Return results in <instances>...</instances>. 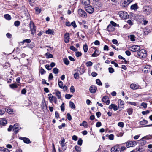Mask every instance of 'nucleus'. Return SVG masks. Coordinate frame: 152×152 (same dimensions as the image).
Here are the masks:
<instances>
[{
	"instance_id": "obj_1",
	"label": "nucleus",
	"mask_w": 152,
	"mask_h": 152,
	"mask_svg": "<svg viewBox=\"0 0 152 152\" xmlns=\"http://www.w3.org/2000/svg\"><path fill=\"white\" fill-rule=\"evenodd\" d=\"M29 26L31 32V34L34 35L36 33V26L32 21L30 22L29 24Z\"/></svg>"
},
{
	"instance_id": "obj_2",
	"label": "nucleus",
	"mask_w": 152,
	"mask_h": 152,
	"mask_svg": "<svg viewBox=\"0 0 152 152\" xmlns=\"http://www.w3.org/2000/svg\"><path fill=\"white\" fill-rule=\"evenodd\" d=\"M152 10L151 7L149 6H145L143 8V12L144 13L149 15L151 12Z\"/></svg>"
},
{
	"instance_id": "obj_3",
	"label": "nucleus",
	"mask_w": 152,
	"mask_h": 152,
	"mask_svg": "<svg viewBox=\"0 0 152 152\" xmlns=\"http://www.w3.org/2000/svg\"><path fill=\"white\" fill-rule=\"evenodd\" d=\"M120 17L124 19H127L129 17L128 14L125 12L120 11L119 12Z\"/></svg>"
},
{
	"instance_id": "obj_4",
	"label": "nucleus",
	"mask_w": 152,
	"mask_h": 152,
	"mask_svg": "<svg viewBox=\"0 0 152 152\" xmlns=\"http://www.w3.org/2000/svg\"><path fill=\"white\" fill-rule=\"evenodd\" d=\"M85 8L86 11L89 14H92L94 12L93 7L90 4L86 6Z\"/></svg>"
},
{
	"instance_id": "obj_5",
	"label": "nucleus",
	"mask_w": 152,
	"mask_h": 152,
	"mask_svg": "<svg viewBox=\"0 0 152 152\" xmlns=\"http://www.w3.org/2000/svg\"><path fill=\"white\" fill-rule=\"evenodd\" d=\"M78 12L79 15L82 17L83 18L87 16L86 12L80 8L78 9Z\"/></svg>"
},
{
	"instance_id": "obj_6",
	"label": "nucleus",
	"mask_w": 152,
	"mask_h": 152,
	"mask_svg": "<svg viewBox=\"0 0 152 152\" xmlns=\"http://www.w3.org/2000/svg\"><path fill=\"white\" fill-rule=\"evenodd\" d=\"M140 47L138 45H134L130 47L129 50L133 52H136L138 51L140 49Z\"/></svg>"
},
{
	"instance_id": "obj_7",
	"label": "nucleus",
	"mask_w": 152,
	"mask_h": 152,
	"mask_svg": "<svg viewBox=\"0 0 152 152\" xmlns=\"http://www.w3.org/2000/svg\"><path fill=\"white\" fill-rule=\"evenodd\" d=\"M137 143L135 141H130L126 143V146L127 148L132 147L135 146Z\"/></svg>"
},
{
	"instance_id": "obj_8",
	"label": "nucleus",
	"mask_w": 152,
	"mask_h": 152,
	"mask_svg": "<svg viewBox=\"0 0 152 152\" xmlns=\"http://www.w3.org/2000/svg\"><path fill=\"white\" fill-rule=\"evenodd\" d=\"M146 51L144 49H142L137 53V55L140 56H145L146 54Z\"/></svg>"
},
{
	"instance_id": "obj_9",
	"label": "nucleus",
	"mask_w": 152,
	"mask_h": 152,
	"mask_svg": "<svg viewBox=\"0 0 152 152\" xmlns=\"http://www.w3.org/2000/svg\"><path fill=\"white\" fill-rule=\"evenodd\" d=\"M118 108L121 110H122L124 107V101L121 100V99H119L118 101Z\"/></svg>"
},
{
	"instance_id": "obj_10",
	"label": "nucleus",
	"mask_w": 152,
	"mask_h": 152,
	"mask_svg": "<svg viewBox=\"0 0 152 152\" xmlns=\"http://www.w3.org/2000/svg\"><path fill=\"white\" fill-rule=\"evenodd\" d=\"M69 34L68 33H66L64 35V41L65 43H67L69 41Z\"/></svg>"
},
{
	"instance_id": "obj_11",
	"label": "nucleus",
	"mask_w": 152,
	"mask_h": 152,
	"mask_svg": "<svg viewBox=\"0 0 152 152\" xmlns=\"http://www.w3.org/2000/svg\"><path fill=\"white\" fill-rule=\"evenodd\" d=\"M111 152H120V149L118 146H115L111 148Z\"/></svg>"
},
{
	"instance_id": "obj_12",
	"label": "nucleus",
	"mask_w": 152,
	"mask_h": 152,
	"mask_svg": "<svg viewBox=\"0 0 152 152\" xmlns=\"http://www.w3.org/2000/svg\"><path fill=\"white\" fill-rule=\"evenodd\" d=\"M13 131L14 132L17 134L18 132L19 128V124H18L16 123L13 126Z\"/></svg>"
},
{
	"instance_id": "obj_13",
	"label": "nucleus",
	"mask_w": 152,
	"mask_h": 152,
	"mask_svg": "<svg viewBox=\"0 0 152 152\" xmlns=\"http://www.w3.org/2000/svg\"><path fill=\"white\" fill-rule=\"evenodd\" d=\"M130 87L132 89L136 90L139 88L140 86L134 83H132L130 84Z\"/></svg>"
},
{
	"instance_id": "obj_14",
	"label": "nucleus",
	"mask_w": 152,
	"mask_h": 152,
	"mask_svg": "<svg viewBox=\"0 0 152 152\" xmlns=\"http://www.w3.org/2000/svg\"><path fill=\"white\" fill-rule=\"evenodd\" d=\"M102 101L103 102H105L107 105L110 104V101L108 97L107 96H104L102 98Z\"/></svg>"
},
{
	"instance_id": "obj_15",
	"label": "nucleus",
	"mask_w": 152,
	"mask_h": 152,
	"mask_svg": "<svg viewBox=\"0 0 152 152\" xmlns=\"http://www.w3.org/2000/svg\"><path fill=\"white\" fill-rule=\"evenodd\" d=\"M80 2L86 7L89 5L90 0H80Z\"/></svg>"
},
{
	"instance_id": "obj_16",
	"label": "nucleus",
	"mask_w": 152,
	"mask_h": 152,
	"mask_svg": "<svg viewBox=\"0 0 152 152\" xmlns=\"http://www.w3.org/2000/svg\"><path fill=\"white\" fill-rule=\"evenodd\" d=\"M19 138L22 140L26 143L29 144L31 142L30 140L28 138L20 137Z\"/></svg>"
},
{
	"instance_id": "obj_17",
	"label": "nucleus",
	"mask_w": 152,
	"mask_h": 152,
	"mask_svg": "<svg viewBox=\"0 0 152 152\" xmlns=\"http://www.w3.org/2000/svg\"><path fill=\"white\" fill-rule=\"evenodd\" d=\"M89 90L91 93H94L96 92L97 90V88L94 86H92L90 87Z\"/></svg>"
},
{
	"instance_id": "obj_18",
	"label": "nucleus",
	"mask_w": 152,
	"mask_h": 152,
	"mask_svg": "<svg viewBox=\"0 0 152 152\" xmlns=\"http://www.w3.org/2000/svg\"><path fill=\"white\" fill-rule=\"evenodd\" d=\"M109 108L110 109H113L114 111H116L118 110L117 106L115 104H112L110 105L109 107Z\"/></svg>"
},
{
	"instance_id": "obj_19",
	"label": "nucleus",
	"mask_w": 152,
	"mask_h": 152,
	"mask_svg": "<svg viewBox=\"0 0 152 152\" xmlns=\"http://www.w3.org/2000/svg\"><path fill=\"white\" fill-rule=\"evenodd\" d=\"M45 33L48 34L53 35L54 32L53 30L49 28L48 30L46 31Z\"/></svg>"
},
{
	"instance_id": "obj_20",
	"label": "nucleus",
	"mask_w": 152,
	"mask_h": 152,
	"mask_svg": "<svg viewBox=\"0 0 152 152\" xmlns=\"http://www.w3.org/2000/svg\"><path fill=\"white\" fill-rule=\"evenodd\" d=\"M55 95L57 96L58 99H61V93L60 91H57L55 93Z\"/></svg>"
},
{
	"instance_id": "obj_21",
	"label": "nucleus",
	"mask_w": 152,
	"mask_h": 152,
	"mask_svg": "<svg viewBox=\"0 0 152 152\" xmlns=\"http://www.w3.org/2000/svg\"><path fill=\"white\" fill-rule=\"evenodd\" d=\"M7 123V121L4 119H2L0 121V124L3 126L5 125Z\"/></svg>"
},
{
	"instance_id": "obj_22",
	"label": "nucleus",
	"mask_w": 152,
	"mask_h": 152,
	"mask_svg": "<svg viewBox=\"0 0 152 152\" xmlns=\"http://www.w3.org/2000/svg\"><path fill=\"white\" fill-rule=\"evenodd\" d=\"M48 96H49V101L51 102L53 101L54 98H55V97L52 95V94H48Z\"/></svg>"
},
{
	"instance_id": "obj_23",
	"label": "nucleus",
	"mask_w": 152,
	"mask_h": 152,
	"mask_svg": "<svg viewBox=\"0 0 152 152\" xmlns=\"http://www.w3.org/2000/svg\"><path fill=\"white\" fill-rule=\"evenodd\" d=\"M61 147H62V149L64 150H65L67 146L66 143H60Z\"/></svg>"
},
{
	"instance_id": "obj_24",
	"label": "nucleus",
	"mask_w": 152,
	"mask_h": 152,
	"mask_svg": "<svg viewBox=\"0 0 152 152\" xmlns=\"http://www.w3.org/2000/svg\"><path fill=\"white\" fill-rule=\"evenodd\" d=\"M95 49V50L94 53H93L92 55V57H97L98 56L99 54V53H98L99 52V51L97 50L95 48H94Z\"/></svg>"
},
{
	"instance_id": "obj_25",
	"label": "nucleus",
	"mask_w": 152,
	"mask_h": 152,
	"mask_svg": "<svg viewBox=\"0 0 152 152\" xmlns=\"http://www.w3.org/2000/svg\"><path fill=\"white\" fill-rule=\"evenodd\" d=\"M0 152H10V151L6 148H4L0 147Z\"/></svg>"
},
{
	"instance_id": "obj_26",
	"label": "nucleus",
	"mask_w": 152,
	"mask_h": 152,
	"mask_svg": "<svg viewBox=\"0 0 152 152\" xmlns=\"http://www.w3.org/2000/svg\"><path fill=\"white\" fill-rule=\"evenodd\" d=\"M133 0H124V4L126 5H128Z\"/></svg>"
},
{
	"instance_id": "obj_27",
	"label": "nucleus",
	"mask_w": 152,
	"mask_h": 152,
	"mask_svg": "<svg viewBox=\"0 0 152 152\" xmlns=\"http://www.w3.org/2000/svg\"><path fill=\"white\" fill-rule=\"evenodd\" d=\"M137 9V5L136 4L132 5L131 6V9L132 10H136Z\"/></svg>"
},
{
	"instance_id": "obj_28",
	"label": "nucleus",
	"mask_w": 152,
	"mask_h": 152,
	"mask_svg": "<svg viewBox=\"0 0 152 152\" xmlns=\"http://www.w3.org/2000/svg\"><path fill=\"white\" fill-rule=\"evenodd\" d=\"M75 149L77 152H81V148L80 146L76 145L75 147Z\"/></svg>"
},
{
	"instance_id": "obj_29",
	"label": "nucleus",
	"mask_w": 152,
	"mask_h": 152,
	"mask_svg": "<svg viewBox=\"0 0 152 152\" xmlns=\"http://www.w3.org/2000/svg\"><path fill=\"white\" fill-rule=\"evenodd\" d=\"M69 106L72 109H75V106L74 103L71 101L69 102Z\"/></svg>"
},
{
	"instance_id": "obj_30",
	"label": "nucleus",
	"mask_w": 152,
	"mask_h": 152,
	"mask_svg": "<svg viewBox=\"0 0 152 152\" xmlns=\"http://www.w3.org/2000/svg\"><path fill=\"white\" fill-rule=\"evenodd\" d=\"M83 50L85 52H86L88 50V45L87 44H85L83 45Z\"/></svg>"
},
{
	"instance_id": "obj_31",
	"label": "nucleus",
	"mask_w": 152,
	"mask_h": 152,
	"mask_svg": "<svg viewBox=\"0 0 152 152\" xmlns=\"http://www.w3.org/2000/svg\"><path fill=\"white\" fill-rule=\"evenodd\" d=\"M63 61L64 64L66 65H68L69 63V61L67 58H64Z\"/></svg>"
},
{
	"instance_id": "obj_32",
	"label": "nucleus",
	"mask_w": 152,
	"mask_h": 152,
	"mask_svg": "<svg viewBox=\"0 0 152 152\" xmlns=\"http://www.w3.org/2000/svg\"><path fill=\"white\" fill-rule=\"evenodd\" d=\"M127 111L129 115H131L133 112V109L131 108H128L127 110Z\"/></svg>"
},
{
	"instance_id": "obj_33",
	"label": "nucleus",
	"mask_w": 152,
	"mask_h": 152,
	"mask_svg": "<svg viewBox=\"0 0 152 152\" xmlns=\"http://www.w3.org/2000/svg\"><path fill=\"white\" fill-rule=\"evenodd\" d=\"M80 126H83L84 127H86L87 126V124L86 121H84L82 123H81L80 124Z\"/></svg>"
},
{
	"instance_id": "obj_34",
	"label": "nucleus",
	"mask_w": 152,
	"mask_h": 152,
	"mask_svg": "<svg viewBox=\"0 0 152 152\" xmlns=\"http://www.w3.org/2000/svg\"><path fill=\"white\" fill-rule=\"evenodd\" d=\"M10 87L14 89L17 88L18 86L15 83H13L10 85Z\"/></svg>"
},
{
	"instance_id": "obj_35",
	"label": "nucleus",
	"mask_w": 152,
	"mask_h": 152,
	"mask_svg": "<svg viewBox=\"0 0 152 152\" xmlns=\"http://www.w3.org/2000/svg\"><path fill=\"white\" fill-rule=\"evenodd\" d=\"M6 111L8 113L10 114L14 113H15V112L11 109H7Z\"/></svg>"
},
{
	"instance_id": "obj_36",
	"label": "nucleus",
	"mask_w": 152,
	"mask_h": 152,
	"mask_svg": "<svg viewBox=\"0 0 152 152\" xmlns=\"http://www.w3.org/2000/svg\"><path fill=\"white\" fill-rule=\"evenodd\" d=\"M4 17L6 19L8 20H10L11 19L10 16L8 14L5 15H4Z\"/></svg>"
},
{
	"instance_id": "obj_37",
	"label": "nucleus",
	"mask_w": 152,
	"mask_h": 152,
	"mask_svg": "<svg viewBox=\"0 0 152 152\" xmlns=\"http://www.w3.org/2000/svg\"><path fill=\"white\" fill-rule=\"evenodd\" d=\"M86 65L87 67H90L92 65V63L90 61L87 62L86 64Z\"/></svg>"
},
{
	"instance_id": "obj_38",
	"label": "nucleus",
	"mask_w": 152,
	"mask_h": 152,
	"mask_svg": "<svg viewBox=\"0 0 152 152\" xmlns=\"http://www.w3.org/2000/svg\"><path fill=\"white\" fill-rule=\"evenodd\" d=\"M148 123V121L146 120H143L140 121V123L141 125H144Z\"/></svg>"
},
{
	"instance_id": "obj_39",
	"label": "nucleus",
	"mask_w": 152,
	"mask_h": 152,
	"mask_svg": "<svg viewBox=\"0 0 152 152\" xmlns=\"http://www.w3.org/2000/svg\"><path fill=\"white\" fill-rule=\"evenodd\" d=\"M113 29L112 26L111 25H108L107 29L109 31H112Z\"/></svg>"
},
{
	"instance_id": "obj_40",
	"label": "nucleus",
	"mask_w": 152,
	"mask_h": 152,
	"mask_svg": "<svg viewBox=\"0 0 152 152\" xmlns=\"http://www.w3.org/2000/svg\"><path fill=\"white\" fill-rule=\"evenodd\" d=\"M31 6H33L34 4V0H28Z\"/></svg>"
},
{
	"instance_id": "obj_41",
	"label": "nucleus",
	"mask_w": 152,
	"mask_h": 152,
	"mask_svg": "<svg viewBox=\"0 0 152 152\" xmlns=\"http://www.w3.org/2000/svg\"><path fill=\"white\" fill-rule=\"evenodd\" d=\"M46 55L47 56V58H50L53 57V56L51 54H49V53H48L46 54Z\"/></svg>"
},
{
	"instance_id": "obj_42",
	"label": "nucleus",
	"mask_w": 152,
	"mask_h": 152,
	"mask_svg": "<svg viewBox=\"0 0 152 152\" xmlns=\"http://www.w3.org/2000/svg\"><path fill=\"white\" fill-rule=\"evenodd\" d=\"M96 84L99 86H102V83L99 79H97L96 80Z\"/></svg>"
},
{
	"instance_id": "obj_43",
	"label": "nucleus",
	"mask_w": 152,
	"mask_h": 152,
	"mask_svg": "<svg viewBox=\"0 0 152 152\" xmlns=\"http://www.w3.org/2000/svg\"><path fill=\"white\" fill-rule=\"evenodd\" d=\"M118 126L123 128L124 126V124L123 122H119L118 124Z\"/></svg>"
},
{
	"instance_id": "obj_44",
	"label": "nucleus",
	"mask_w": 152,
	"mask_h": 152,
	"mask_svg": "<svg viewBox=\"0 0 152 152\" xmlns=\"http://www.w3.org/2000/svg\"><path fill=\"white\" fill-rule=\"evenodd\" d=\"M39 72L42 75L45 74L46 73V71H45L43 69L41 68Z\"/></svg>"
},
{
	"instance_id": "obj_45",
	"label": "nucleus",
	"mask_w": 152,
	"mask_h": 152,
	"mask_svg": "<svg viewBox=\"0 0 152 152\" xmlns=\"http://www.w3.org/2000/svg\"><path fill=\"white\" fill-rule=\"evenodd\" d=\"M53 72L55 74H58V69L56 68H55L53 69Z\"/></svg>"
},
{
	"instance_id": "obj_46",
	"label": "nucleus",
	"mask_w": 152,
	"mask_h": 152,
	"mask_svg": "<svg viewBox=\"0 0 152 152\" xmlns=\"http://www.w3.org/2000/svg\"><path fill=\"white\" fill-rule=\"evenodd\" d=\"M74 77L75 79H78L79 78V74L77 73H76L74 74Z\"/></svg>"
},
{
	"instance_id": "obj_47",
	"label": "nucleus",
	"mask_w": 152,
	"mask_h": 152,
	"mask_svg": "<svg viewBox=\"0 0 152 152\" xmlns=\"http://www.w3.org/2000/svg\"><path fill=\"white\" fill-rule=\"evenodd\" d=\"M83 140L81 139H80L77 141V144L80 145L81 146L82 144Z\"/></svg>"
},
{
	"instance_id": "obj_48",
	"label": "nucleus",
	"mask_w": 152,
	"mask_h": 152,
	"mask_svg": "<svg viewBox=\"0 0 152 152\" xmlns=\"http://www.w3.org/2000/svg\"><path fill=\"white\" fill-rule=\"evenodd\" d=\"M140 105L143 106L144 108H146L147 107V104L145 102H142Z\"/></svg>"
},
{
	"instance_id": "obj_49",
	"label": "nucleus",
	"mask_w": 152,
	"mask_h": 152,
	"mask_svg": "<svg viewBox=\"0 0 152 152\" xmlns=\"http://www.w3.org/2000/svg\"><path fill=\"white\" fill-rule=\"evenodd\" d=\"M61 110L62 111H64L65 110L64 108V103H63L61 106Z\"/></svg>"
},
{
	"instance_id": "obj_50",
	"label": "nucleus",
	"mask_w": 152,
	"mask_h": 152,
	"mask_svg": "<svg viewBox=\"0 0 152 152\" xmlns=\"http://www.w3.org/2000/svg\"><path fill=\"white\" fill-rule=\"evenodd\" d=\"M70 49L74 51H77V49L75 48L74 46H71L70 47Z\"/></svg>"
},
{
	"instance_id": "obj_51",
	"label": "nucleus",
	"mask_w": 152,
	"mask_h": 152,
	"mask_svg": "<svg viewBox=\"0 0 152 152\" xmlns=\"http://www.w3.org/2000/svg\"><path fill=\"white\" fill-rule=\"evenodd\" d=\"M72 95L69 94H66L65 96V97L66 99H69L72 96Z\"/></svg>"
},
{
	"instance_id": "obj_52",
	"label": "nucleus",
	"mask_w": 152,
	"mask_h": 152,
	"mask_svg": "<svg viewBox=\"0 0 152 152\" xmlns=\"http://www.w3.org/2000/svg\"><path fill=\"white\" fill-rule=\"evenodd\" d=\"M66 117L67 119L69 120L70 121L72 119V117L70 114L67 113L66 115Z\"/></svg>"
},
{
	"instance_id": "obj_53",
	"label": "nucleus",
	"mask_w": 152,
	"mask_h": 152,
	"mask_svg": "<svg viewBox=\"0 0 152 152\" xmlns=\"http://www.w3.org/2000/svg\"><path fill=\"white\" fill-rule=\"evenodd\" d=\"M150 113V111L148 110H147L146 111H142V113L143 115H145L148 114Z\"/></svg>"
},
{
	"instance_id": "obj_54",
	"label": "nucleus",
	"mask_w": 152,
	"mask_h": 152,
	"mask_svg": "<svg viewBox=\"0 0 152 152\" xmlns=\"http://www.w3.org/2000/svg\"><path fill=\"white\" fill-rule=\"evenodd\" d=\"M58 85L60 88L62 89L63 88V82H58Z\"/></svg>"
},
{
	"instance_id": "obj_55",
	"label": "nucleus",
	"mask_w": 152,
	"mask_h": 152,
	"mask_svg": "<svg viewBox=\"0 0 152 152\" xmlns=\"http://www.w3.org/2000/svg\"><path fill=\"white\" fill-rule=\"evenodd\" d=\"M109 72L110 73H112L114 72V69L113 68L109 67L108 68Z\"/></svg>"
},
{
	"instance_id": "obj_56",
	"label": "nucleus",
	"mask_w": 152,
	"mask_h": 152,
	"mask_svg": "<svg viewBox=\"0 0 152 152\" xmlns=\"http://www.w3.org/2000/svg\"><path fill=\"white\" fill-rule=\"evenodd\" d=\"M20 24V23L19 21H16L14 22V25L16 26H18Z\"/></svg>"
},
{
	"instance_id": "obj_57",
	"label": "nucleus",
	"mask_w": 152,
	"mask_h": 152,
	"mask_svg": "<svg viewBox=\"0 0 152 152\" xmlns=\"http://www.w3.org/2000/svg\"><path fill=\"white\" fill-rule=\"evenodd\" d=\"M45 66L46 68L48 70H51L52 69V67H50V65L47 64Z\"/></svg>"
},
{
	"instance_id": "obj_58",
	"label": "nucleus",
	"mask_w": 152,
	"mask_h": 152,
	"mask_svg": "<svg viewBox=\"0 0 152 152\" xmlns=\"http://www.w3.org/2000/svg\"><path fill=\"white\" fill-rule=\"evenodd\" d=\"M130 39L132 41H135V36L134 35H131L130 36Z\"/></svg>"
},
{
	"instance_id": "obj_59",
	"label": "nucleus",
	"mask_w": 152,
	"mask_h": 152,
	"mask_svg": "<svg viewBox=\"0 0 152 152\" xmlns=\"http://www.w3.org/2000/svg\"><path fill=\"white\" fill-rule=\"evenodd\" d=\"M70 91L72 93H73L75 91V89L74 86H72L70 88Z\"/></svg>"
},
{
	"instance_id": "obj_60",
	"label": "nucleus",
	"mask_w": 152,
	"mask_h": 152,
	"mask_svg": "<svg viewBox=\"0 0 152 152\" xmlns=\"http://www.w3.org/2000/svg\"><path fill=\"white\" fill-rule=\"evenodd\" d=\"M140 148H138L137 149H135L132 151H131L130 152H140L141 151H140Z\"/></svg>"
},
{
	"instance_id": "obj_61",
	"label": "nucleus",
	"mask_w": 152,
	"mask_h": 152,
	"mask_svg": "<svg viewBox=\"0 0 152 152\" xmlns=\"http://www.w3.org/2000/svg\"><path fill=\"white\" fill-rule=\"evenodd\" d=\"M82 55V53L80 52H77L76 53V56L77 57H79L81 56Z\"/></svg>"
},
{
	"instance_id": "obj_62",
	"label": "nucleus",
	"mask_w": 152,
	"mask_h": 152,
	"mask_svg": "<svg viewBox=\"0 0 152 152\" xmlns=\"http://www.w3.org/2000/svg\"><path fill=\"white\" fill-rule=\"evenodd\" d=\"M101 123L100 122H98L96 123V126L98 127H100L101 126Z\"/></svg>"
},
{
	"instance_id": "obj_63",
	"label": "nucleus",
	"mask_w": 152,
	"mask_h": 152,
	"mask_svg": "<svg viewBox=\"0 0 152 152\" xmlns=\"http://www.w3.org/2000/svg\"><path fill=\"white\" fill-rule=\"evenodd\" d=\"M71 25H72L74 28H75L77 27V25L76 24L75 21H74L71 23Z\"/></svg>"
},
{
	"instance_id": "obj_64",
	"label": "nucleus",
	"mask_w": 152,
	"mask_h": 152,
	"mask_svg": "<svg viewBox=\"0 0 152 152\" xmlns=\"http://www.w3.org/2000/svg\"><path fill=\"white\" fill-rule=\"evenodd\" d=\"M55 117L57 118H58L59 116V114L57 111H56L55 112Z\"/></svg>"
}]
</instances>
